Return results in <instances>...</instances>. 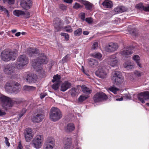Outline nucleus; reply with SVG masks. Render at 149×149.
I'll return each mask as SVG.
<instances>
[{
    "instance_id": "nucleus-1",
    "label": "nucleus",
    "mask_w": 149,
    "mask_h": 149,
    "mask_svg": "<svg viewBox=\"0 0 149 149\" xmlns=\"http://www.w3.org/2000/svg\"><path fill=\"white\" fill-rule=\"evenodd\" d=\"M47 59L44 54H41L37 59L32 61V65L34 70L37 72L42 71V65L47 63Z\"/></svg>"
},
{
    "instance_id": "nucleus-2",
    "label": "nucleus",
    "mask_w": 149,
    "mask_h": 149,
    "mask_svg": "<svg viewBox=\"0 0 149 149\" xmlns=\"http://www.w3.org/2000/svg\"><path fill=\"white\" fill-rule=\"evenodd\" d=\"M17 55V51L16 50L11 51L5 49L1 53V59L5 61L15 60Z\"/></svg>"
},
{
    "instance_id": "nucleus-3",
    "label": "nucleus",
    "mask_w": 149,
    "mask_h": 149,
    "mask_svg": "<svg viewBox=\"0 0 149 149\" xmlns=\"http://www.w3.org/2000/svg\"><path fill=\"white\" fill-rule=\"evenodd\" d=\"M111 79L113 84L117 86L121 84L124 81L121 72L118 71H115L112 72Z\"/></svg>"
},
{
    "instance_id": "nucleus-4",
    "label": "nucleus",
    "mask_w": 149,
    "mask_h": 149,
    "mask_svg": "<svg viewBox=\"0 0 149 149\" xmlns=\"http://www.w3.org/2000/svg\"><path fill=\"white\" fill-rule=\"evenodd\" d=\"M49 115L50 119L54 122L58 120L62 117L61 111L56 107H53L51 109Z\"/></svg>"
},
{
    "instance_id": "nucleus-5",
    "label": "nucleus",
    "mask_w": 149,
    "mask_h": 149,
    "mask_svg": "<svg viewBox=\"0 0 149 149\" xmlns=\"http://www.w3.org/2000/svg\"><path fill=\"white\" fill-rule=\"evenodd\" d=\"M29 62V58L26 55H20L18 58L15 64L16 67L19 69H23L24 67L26 66Z\"/></svg>"
},
{
    "instance_id": "nucleus-6",
    "label": "nucleus",
    "mask_w": 149,
    "mask_h": 149,
    "mask_svg": "<svg viewBox=\"0 0 149 149\" xmlns=\"http://www.w3.org/2000/svg\"><path fill=\"white\" fill-rule=\"evenodd\" d=\"M107 60L108 64L113 67L117 66L119 61L116 55L115 54L109 56Z\"/></svg>"
},
{
    "instance_id": "nucleus-7",
    "label": "nucleus",
    "mask_w": 149,
    "mask_h": 149,
    "mask_svg": "<svg viewBox=\"0 0 149 149\" xmlns=\"http://www.w3.org/2000/svg\"><path fill=\"white\" fill-rule=\"evenodd\" d=\"M0 100L2 103V106L6 109L11 107L12 105V102L8 97L3 95L0 97Z\"/></svg>"
},
{
    "instance_id": "nucleus-8",
    "label": "nucleus",
    "mask_w": 149,
    "mask_h": 149,
    "mask_svg": "<svg viewBox=\"0 0 149 149\" xmlns=\"http://www.w3.org/2000/svg\"><path fill=\"white\" fill-rule=\"evenodd\" d=\"M45 118L44 114L42 112H39L33 115L31 118L32 121L34 123L41 122Z\"/></svg>"
},
{
    "instance_id": "nucleus-9",
    "label": "nucleus",
    "mask_w": 149,
    "mask_h": 149,
    "mask_svg": "<svg viewBox=\"0 0 149 149\" xmlns=\"http://www.w3.org/2000/svg\"><path fill=\"white\" fill-rule=\"evenodd\" d=\"M108 97L106 95L102 92H99L95 94L93 99L95 102L101 101L103 100H106Z\"/></svg>"
},
{
    "instance_id": "nucleus-10",
    "label": "nucleus",
    "mask_w": 149,
    "mask_h": 149,
    "mask_svg": "<svg viewBox=\"0 0 149 149\" xmlns=\"http://www.w3.org/2000/svg\"><path fill=\"white\" fill-rule=\"evenodd\" d=\"M137 97L139 100L142 103H144L145 100H149V92L146 91L141 92L137 95Z\"/></svg>"
},
{
    "instance_id": "nucleus-11",
    "label": "nucleus",
    "mask_w": 149,
    "mask_h": 149,
    "mask_svg": "<svg viewBox=\"0 0 149 149\" xmlns=\"http://www.w3.org/2000/svg\"><path fill=\"white\" fill-rule=\"evenodd\" d=\"M118 46L117 44L111 42L105 47V49L107 52H112L116 50Z\"/></svg>"
},
{
    "instance_id": "nucleus-12",
    "label": "nucleus",
    "mask_w": 149,
    "mask_h": 149,
    "mask_svg": "<svg viewBox=\"0 0 149 149\" xmlns=\"http://www.w3.org/2000/svg\"><path fill=\"white\" fill-rule=\"evenodd\" d=\"M32 5V3L31 0H23L20 3L21 7L25 10L30 9Z\"/></svg>"
},
{
    "instance_id": "nucleus-13",
    "label": "nucleus",
    "mask_w": 149,
    "mask_h": 149,
    "mask_svg": "<svg viewBox=\"0 0 149 149\" xmlns=\"http://www.w3.org/2000/svg\"><path fill=\"white\" fill-rule=\"evenodd\" d=\"M133 53V49L130 47L126 48L120 52V54L126 58H128Z\"/></svg>"
},
{
    "instance_id": "nucleus-14",
    "label": "nucleus",
    "mask_w": 149,
    "mask_h": 149,
    "mask_svg": "<svg viewBox=\"0 0 149 149\" xmlns=\"http://www.w3.org/2000/svg\"><path fill=\"white\" fill-rule=\"evenodd\" d=\"M106 69L105 68H99L95 72L96 75L99 77L104 78L106 77L107 73L106 72Z\"/></svg>"
},
{
    "instance_id": "nucleus-15",
    "label": "nucleus",
    "mask_w": 149,
    "mask_h": 149,
    "mask_svg": "<svg viewBox=\"0 0 149 149\" xmlns=\"http://www.w3.org/2000/svg\"><path fill=\"white\" fill-rule=\"evenodd\" d=\"M3 70L4 72L7 74H10L14 71L15 67L11 64L5 65Z\"/></svg>"
},
{
    "instance_id": "nucleus-16",
    "label": "nucleus",
    "mask_w": 149,
    "mask_h": 149,
    "mask_svg": "<svg viewBox=\"0 0 149 149\" xmlns=\"http://www.w3.org/2000/svg\"><path fill=\"white\" fill-rule=\"evenodd\" d=\"M62 22V21L60 20L58 18H55L54 21V27L55 28V32H58L60 31L62 28L61 26V23Z\"/></svg>"
},
{
    "instance_id": "nucleus-17",
    "label": "nucleus",
    "mask_w": 149,
    "mask_h": 149,
    "mask_svg": "<svg viewBox=\"0 0 149 149\" xmlns=\"http://www.w3.org/2000/svg\"><path fill=\"white\" fill-rule=\"evenodd\" d=\"M72 86L71 83L68 81H65L62 83L61 86L60 90L65 92L68 89L70 88Z\"/></svg>"
},
{
    "instance_id": "nucleus-18",
    "label": "nucleus",
    "mask_w": 149,
    "mask_h": 149,
    "mask_svg": "<svg viewBox=\"0 0 149 149\" xmlns=\"http://www.w3.org/2000/svg\"><path fill=\"white\" fill-rule=\"evenodd\" d=\"M37 76L35 74H28L26 78L27 81L29 83H33L35 82L37 80Z\"/></svg>"
},
{
    "instance_id": "nucleus-19",
    "label": "nucleus",
    "mask_w": 149,
    "mask_h": 149,
    "mask_svg": "<svg viewBox=\"0 0 149 149\" xmlns=\"http://www.w3.org/2000/svg\"><path fill=\"white\" fill-rule=\"evenodd\" d=\"M26 139L30 140L32 139L33 136V134L32 129L29 128H26L24 133Z\"/></svg>"
},
{
    "instance_id": "nucleus-20",
    "label": "nucleus",
    "mask_w": 149,
    "mask_h": 149,
    "mask_svg": "<svg viewBox=\"0 0 149 149\" xmlns=\"http://www.w3.org/2000/svg\"><path fill=\"white\" fill-rule=\"evenodd\" d=\"M48 141L45 143L43 146V149H53L55 144L54 141Z\"/></svg>"
},
{
    "instance_id": "nucleus-21",
    "label": "nucleus",
    "mask_w": 149,
    "mask_h": 149,
    "mask_svg": "<svg viewBox=\"0 0 149 149\" xmlns=\"http://www.w3.org/2000/svg\"><path fill=\"white\" fill-rule=\"evenodd\" d=\"M26 53L30 56H36L35 54L38 53V51L37 49L33 48H29L27 49Z\"/></svg>"
},
{
    "instance_id": "nucleus-22",
    "label": "nucleus",
    "mask_w": 149,
    "mask_h": 149,
    "mask_svg": "<svg viewBox=\"0 0 149 149\" xmlns=\"http://www.w3.org/2000/svg\"><path fill=\"white\" fill-rule=\"evenodd\" d=\"M13 85L14 86L12 89L13 93H18L20 91L21 88L20 84L17 82H13Z\"/></svg>"
},
{
    "instance_id": "nucleus-23",
    "label": "nucleus",
    "mask_w": 149,
    "mask_h": 149,
    "mask_svg": "<svg viewBox=\"0 0 149 149\" xmlns=\"http://www.w3.org/2000/svg\"><path fill=\"white\" fill-rule=\"evenodd\" d=\"M32 144L35 148L39 149L41 147L42 143L41 140H33Z\"/></svg>"
},
{
    "instance_id": "nucleus-24",
    "label": "nucleus",
    "mask_w": 149,
    "mask_h": 149,
    "mask_svg": "<svg viewBox=\"0 0 149 149\" xmlns=\"http://www.w3.org/2000/svg\"><path fill=\"white\" fill-rule=\"evenodd\" d=\"M75 129L74 124L72 123H68L66 127H65V130L67 132H72Z\"/></svg>"
},
{
    "instance_id": "nucleus-25",
    "label": "nucleus",
    "mask_w": 149,
    "mask_h": 149,
    "mask_svg": "<svg viewBox=\"0 0 149 149\" xmlns=\"http://www.w3.org/2000/svg\"><path fill=\"white\" fill-rule=\"evenodd\" d=\"M81 88L82 92L84 93L89 95L92 92L91 88L87 87L85 85H83L81 86Z\"/></svg>"
},
{
    "instance_id": "nucleus-26",
    "label": "nucleus",
    "mask_w": 149,
    "mask_h": 149,
    "mask_svg": "<svg viewBox=\"0 0 149 149\" xmlns=\"http://www.w3.org/2000/svg\"><path fill=\"white\" fill-rule=\"evenodd\" d=\"M123 65L125 68L128 70L133 68L134 67V64L129 61H126Z\"/></svg>"
},
{
    "instance_id": "nucleus-27",
    "label": "nucleus",
    "mask_w": 149,
    "mask_h": 149,
    "mask_svg": "<svg viewBox=\"0 0 149 149\" xmlns=\"http://www.w3.org/2000/svg\"><path fill=\"white\" fill-rule=\"evenodd\" d=\"M88 61L89 65L92 67H96L98 64L97 61L93 58L88 59Z\"/></svg>"
},
{
    "instance_id": "nucleus-28",
    "label": "nucleus",
    "mask_w": 149,
    "mask_h": 149,
    "mask_svg": "<svg viewBox=\"0 0 149 149\" xmlns=\"http://www.w3.org/2000/svg\"><path fill=\"white\" fill-rule=\"evenodd\" d=\"M127 10V9L123 6H119L114 9V11L118 13H121L125 12Z\"/></svg>"
},
{
    "instance_id": "nucleus-29",
    "label": "nucleus",
    "mask_w": 149,
    "mask_h": 149,
    "mask_svg": "<svg viewBox=\"0 0 149 149\" xmlns=\"http://www.w3.org/2000/svg\"><path fill=\"white\" fill-rule=\"evenodd\" d=\"M102 4L104 8H110L112 7V2L108 0H105L102 3Z\"/></svg>"
},
{
    "instance_id": "nucleus-30",
    "label": "nucleus",
    "mask_w": 149,
    "mask_h": 149,
    "mask_svg": "<svg viewBox=\"0 0 149 149\" xmlns=\"http://www.w3.org/2000/svg\"><path fill=\"white\" fill-rule=\"evenodd\" d=\"M83 3L87 10H91L92 9L93 5L92 3L86 1H84Z\"/></svg>"
},
{
    "instance_id": "nucleus-31",
    "label": "nucleus",
    "mask_w": 149,
    "mask_h": 149,
    "mask_svg": "<svg viewBox=\"0 0 149 149\" xmlns=\"http://www.w3.org/2000/svg\"><path fill=\"white\" fill-rule=\"evenodd\" d=\"M13 13L14 15L17 17H19L23 15L24 14V12L21 10H15L13 11Z\"/></svg>"
},
{
    "instance_id": "nucleus-32",
    "label": "nucleus",
    "mask_w": 149,
    "mask_h": 149,
    "mask_svg": "<svg viewBox=\"0 0 149 149\" xmlns=\"http://www.w3.org/2000/svg\"><path fill=\"white\" fill-rule=\"evenodd\" d=\"M133 59L136 62L137 65L140 68L142 67V65L141 63L139 62L140 58L139 56L138 55H134L133 57Z\"/></svg>"
},
{
    "instance_id": "nucleus-33",
    "label": "nucleus",
    "mask_w": 149,
    "mask_h": 149,
    "mask_svg": "<svg viewBox=\"0 0 149 149\" xmlns=\"http://www.w3.org/2000/svg\"><path fill=\"white\" fill-rule=\"evenodd\" d=\"M129 32L130 34L134 36H136L138 34V32L136 29L135 28H132L131 30L128 29Z\"/></svg>"
},
{
    "instance_id": "nucleus-34",
    "label": "nucleus",
    "mask_w": 149,
    "mask_h": 149,
    "mask_svg": "<svg viewBox=\"0 0 149 149\" xmlns=\"http://www.w3.org/2000/svg\"><path fill=\"white\" fill-rule=\"evenodd\" d=\"M61 79L60 76L57 74L56 75H55L53 77V79L52 80V81L53 82H56L57 83H60V79Z\"/></svg>"
},
{
    "instance_id": "nucleus-35",
    "label": "nucleus",
    "mask_w": 149,
    "mask_h": 149,
    "mask_svg": "<svg viewBox=\"0 0 149 149\" xmlns=\"http://www.w3.org/2000/svg\"><path fill=\"white\" fill-rule=\"evenodd\" d=\"M78 89L76 88H72L71 90V94L72 97H74L78 94Z\"/></svg>"
},
{
    "instance_id": "nucleus-36",
    "label": "nucleus",
    "mask_w": 149,
    "mask_h": 149,
    "mask_svg": "<svg viewBox=\"0 0 149 149\" xmlns=\"http://www.w3.org/2000/svg\"><path fill=\"white\" fill-rule=\"evenodd\" d=\"M108 90L112 92L115 94H117V92L119 91V89L114 86H111L108 89Z\"/></svg>"
},
{
    "instance_id": "nucleus-37",
    "label": "nucleus",
    "mask_w": 149,
    "mask_h": 149,
    "mask_svg": "<svg viewBox=\"0 0 149 149\" xmlns=\"http://www.w3.org/2000/svg\"><path fill=\"white\" fill-rule=\"evenodd\" d=\"M74 36H79L82 33V29L81 28H78L74 32Z\"/></svg>"
},
{
    "instance_id": "nucleus-38",
    "label": "nucleus",
    "mask_w": 149,
    "mask_h": 149,
    "mask_svg": "<svg viewBox=\"0 0 149 149\" xmlns=\"http://www.w3.org/2000/svg\"><path fill=\"white\" fill-rule=\"evenodd\" d=\"M24 89L27 91H33L36 89V88L34 86H29L27 85H25L24 86Z\"/></svg>"
},
{
    "instance_id": "nucleus-39",
    "label": "nucleus",
    "mask_w": 149,
    "mask_h": 149,
    "mask_svg": "<svg viewBox=\"0 0 149 149\" xmlns=\"http://www.w3.org/2000/svg\"><path fill=\"white\" fill-rule=\"evenodd\" d=\"M92 56L94 58L100 59L102 57V55L100 53H95L92 54Z\"/></svg>"
},
{
    "instance_id": "nucleus-40",
    "label": "nucleus",
    "mask_w": 149,
    "mask_h": 149,
    "mask_svg": "<svg viewBox=\"0 0 149 149\" xmlns=\"http://www.w3.org/2000/svg\"><path fill=\"white\" fill-rule=\"evenodd\" d=\"M63 29L65 31L68 33H71L72 32L73 30L72 27L70 25H67L63 27Z\"/></svg>"
},
{
    "instance_id": "nucleus-41",
    "label": "nucleus",
    "mask_w": 149,
    "mask_h": 149,
    "mask_svg": "<svg viewBox=\"0 0 149 149\" xmlns=\"http://www.w3.org/2000/svg\"><path fill=\"white\" fill-rule=\"evenodd\" d=\"M89 97L88 96H84L81 95L78 98L79 101L80 102H82L87 99Z\"/></svg>"
},
{
    "instance_id": "nucleus-42",
    "label": "nucleus",
    "mask_w": 149,
    "mask_h": 149,
    "mask_svg": "<svg viewBox=\"0 0 149 149\" xmlns=\"http://www.w3.org/2000/svg\"><path fill=\"white\" fill-rule=\"evenodd\" d=\"M3 3H7L9 5L13 4L15 2V0H3Z\"/></svg>"
},
{
    "instance_id": "nucleus-43",
    "label": "nucleus",
    "mask_w": 149,
    "mask_h": 149,
    "mask_svg": "<svg viewBox=\"0 0 149 149\" xmlns=\"http://www.w3.org/2000/svg\"><path fill=\"white\" fill-rule=\"evenodd\" d=\"M61 36H64L66 41L69 40V36L68 33H61Z\"/></svg>"
},
{
    "instance_id": "nucleus-44",
    "label": "nucleus",
    "mask_w": 149,
    "mask_h": 149,
    "mask_svg": "<svg viewBox=\"0 0 149 149\" xmlns=\"http://www.w3.org/2000/svg\"><path fill=\"white\" fill-rule=\"evenodd\" d=\"M66 143L65 144V148H71V149H73V147L71 146L70 143L69 141L66 142Z\"/></svg>"
},
{
    "instance_id": "nucleus-45",
    "label": "nucleus",
    "mask_w": 149,
    "mask_h": 149,
    "mask_svg": "<svg viewBox=\"0 0 149 149\" xmlns=\"http://www.w3.org/2000/svg\"><path fill=\"white\" fill-rule=\"evenodd\" d=\"M135 7L137 9H139V10H141L142 9L143 10L144 6H143L142 3H140L139 4L136 5L135 6Z\"/></svg>"
},
{
    "instance_id": "nucleus-46",
    "label": "nucleus",
    "mask_w": 149,
    "mask_h": 149,
    "mask_svg": "<svg viewBox=\"0 0 149 149\" xmlns=\"http://www.w3.org/2000/svg\"><path fill=\"white\" fill-rule=\"evenodd\" d=\"M98 44L97 42H94L92 46L91 49L92 50H94L97 49Z\"/></svg>"
},
{
    "instance_id": "nucleus-47",
    "label": "nucleus",
    "mask_w": 149,
    "mask_h": 149,
    "mask_svg": "<svg viewBox=\"0 0 149 149\" xmlns=\"http://www.w3.org/2000/svg\"><path fill=\"white\" fill-rule=\"evenodd\" d=\"M59 83H56L52 85V88L55 90H56L59 87Z\"/></svg>"
},
{
    "instance_id": "nucleus-48",
    "label": "nucleus",
    "mask_w": 149,
    "mask_h": 149,
    "mask_svg": "<svg viewBox=\"0 0 149 149\" xmlns=\"http://www.w3.org/2000/svg\"><path fill=\"white\" fill-rule=\"evenodd\" d=\"M69 56V55L67 54L63 57L62 59V61L63 63H64L67 62L68 60Z\"/></svg>"
},
{
    "instance_id": "nucleus-49",
    "label": "nucleus",
    "mask_w": 149,
    "mask_h": 149,
    "mask_svg": "<svg viewBox=\"0 0 149 149\" xmlns=\"http://www.w3.org/2000/svg\"><path fill=\"white\" fill-rule=\"evenodd\" d=\"M26 110L25 109H22V111L19 115V118H20L26 112Z\"/></svg>"
},
{
    "instance_id": "nucleus-50",
    "label": "nucleus",
    "mask_w": 149,
    "mask_h": 149,
    "mask_svg": "<svg viewBox=\"0 0 149 149\" xmlns=\"http://www.w3.org/2000/svg\"><path fill=\"white\" fill-rule=\"evenodd\" d=\"M13 81H9L6 84V86L9 87H12L13 86Z\"/></svg>"
},
{
    "instance_id": "nucleus-51",
    "label": "nucleus",
    "mask_w": 149,
    "mask_h": 149,
    "mask_svg": "<svg viewBox=\"0 0 149 149\" xmlns=\"http://www.w3.org/2000/svg\"><path fill=\"white\" fill-rule=\"evenodd\" d=\"M43 139V136L40 135H37L35 138V140H42Z\"/></svg>"
},
{
    "instance_id": "nucleus-52",
    "label": "nucleus",
    "mask_w": 149,
    "mask_h": 149,
    "mask_svg": "<svg viewBox=\"0 0 149 149\" xmlns=\"http://www.w3.org/2000/svg\"><path fill=\"white\" fill-rule=\"evenodd\" d=\"M85 21L89 24L93 22L92 18L91 17L86 18Z\"/></svg>"
},
{
    "instance_id": "nucleus-53",
    "label": "nucleus",
    "mask_w": 149,
    "mask_h": 149,
    "mask_svg": "<svg viewBox=\"0 0 149 149\" xmlns=\"http://www.w3.org/2000/svg\"><path fill=\"white\" fill-rule=\"evenodd\" d=\"M60 8L61 10H65L66 9L67 7L63 4H61L60 6Z\"/></svg>"
},
{
    "instance_id": "nucleus-54",
    "label": "nucleus",
    "mask_w": 149,
    "mask_h": 149,
    "mask_svg": "<svg viewBox=\"0 0 149 149\" xmlns=\"http://www.w3.org/2000/svg\"><path fill=\"white\" fill-rule=\"evenodd\" d=\"M134 74L136 76L139 77L141 76L142 73H141L137 71H135L134 72Z\"/></svg>"
},
{
    "instance_id": "nucleus-55",
    "label": "nucleus",
    "mask_w": 149,
    "mask_h": 149,
    "mask_svg": "<svg viewBox=\"0 0 149 149\" xmlns=\"http://www.w3.org/2000/svg\"><path fill=\"white\" fill-rule=\"evenodd\" d=\"M74 8L75 9H77L81 7V6L78 3H75L74 5L73 6Z\"/></svg>"
},
{
    "instance_id": "nucleus-56",
    "label": "nucleus",
    "mask_w": 149,
    "mask_h": 149,
    "mask_svg": "<svg viewBox=\"0 0 149 149\" xmlns=\"http://www.w3.org/2000/svg\"><path fill=\"white\" fill-rule=\"evenodd\" d=\"M81 19L83 21L85 20V14L84 13H81Z\"/></svg>"
},
{
    "instance_id": "nucleus-57",
    "label": "nucleus",
    "mask_w": 149,
    "mask_h": 149,
    "mask_svg": "<svg viewBox=\"0 0 149 149\" xmlns=\"http://www.w3.org/2000/svg\"><path fill=\"white\" fill-rule=\"evenodd\" d=\"M47 95V93H41L40 94V98L41 99H43Z\"/></svg>"
},
{
    "instance_id": "nucleus-58",
    "label": "nucleus",
    "mask_w": 149,
    "mask_h": 149,
    "mask_svg": "<svg viewBox=\"0 0 149 149\" xmlns=\"http://www.w3.org/2000/svg\"><path fill=\"white\" fill-rule=\"evenodd\" d=\"M126 99L127 100H131L132 99V97L131 95H127V94H125V96Z\"/></svg>"
},
{
    "instance_id": "nucleus-59",
    "label": "nucleus",
    "mask_w": 149,
    "mask_h": 149,
    "mask_svg": "<svg viewBox=\"0 0 149 149\" xmlns=\"http://www.w3.org/2000/svg\"><path fill=\"white\" fill-rule=\"evenodd\" d=\"M23 16H24L26 18H29L30 17V13L29 12H27L26 13L24 12V14Z\"/></svg>"
},
{
    "instance_id": "nucleus-60",
    "label": "nucleus",
    "mask_w": 149,
    "mask_h": 149,
    "mask_svg": "<svg viewBox=\"0 0 149 149\" xmlns=\"http://www.w3.org/2000/svg\"><path fill=\"white\" fill-rule=\"evenodd\" d=\"M23 148V147L21 145V142L20 141L19 142L18 144V146L17 148V149H22Z\"/></svg>"
},
{
    "instance_id": "nucleus-61",
    "label": "nucleus",
    "mask_w": 149,
    "mask_h": 149,
    "mask_svg": "<svg viewBox=\"0 0 149 149\" xmlns=\"http://www.w3.org/2000/svg\"><path fill=\"white\" fill-rule=\"evenodd\" d=\"M143 10L146 12H149V6L147 7H145L144 8Z\"/></svg>"
},
{
    "instance_id": "nucleus-62",
    "label": "nucleus",
    "mask_w": 149,
    "mask_h": 149,
    "mask_svg": "<svg viewBox=\"0 0 149 149\" xmlns=\"http://www.w3.org/2000/svg\"><path fill=\"white\" fill-rule=\"evenodd\" d=\"M6 113L2 111L1 109H0V116L4 115L6 114Z\"/></svg>"
},
{
    "instance_id": "nucleus-63",
    "label": "nucleus",
    "mask_w": 149,
    "mask_h": 149,
    "mask_svg": "<svg viewBox=\"0 0 149 149\" xmlns=\"http://www.w3.org/2000/svg\"><path fill=\"white\" fill-rule=\"evenodd\" d=\"M66 3H72V0H63Z\"/></svg>"
},
{
    "instance_id": "nucleus-64",
    "label": "nucleus",
    "mask_w": 149,
    "mask_h": 149,
    "mask_svg": "<svg viewBox=\"0 0 149 149\" xmlns=\"http://www.w3.org/2000/svg\"><path fill=\"white\" fill-rule=\"evenodd\" d=\"M4 11L5 13L7 14V17H9L10 16V15L9 14L8 10L6 8H5Z\"/></svg>"
}]
</instances>
